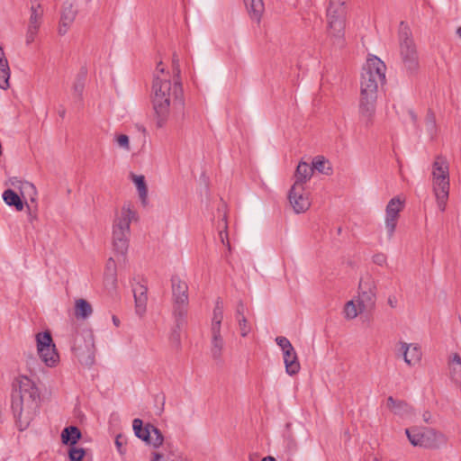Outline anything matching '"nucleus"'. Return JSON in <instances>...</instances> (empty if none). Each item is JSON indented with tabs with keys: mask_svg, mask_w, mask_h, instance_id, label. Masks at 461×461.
I'll list each match as a JSON object with an SVG mask.
<instances>
[{
	"mask_svg": "<svg viewBox=\"0 0 461 461\" xmlns=\"http://www.w3.org/2000/svg\"><path fill=\"white\" fill-rule=\"evenodd\" d=\"M388 409L395 415L403 419L411 420L414 416L413 409L403 401H396L392 396L387 399Z\"/></svg>",
	"mask_w": 461,
	"mask_h": 461,
	"instance_id": "obj_22",
	"label": "nucleus"
},
{
	"mask_svg": "<svg viewBox=\"0 0 461 461\" xmlns=\"http://www.w3.org/2000/svg\"><path fill=\"white\" fill-rule=\"evenodd\" d=\"M81 438V432L77 427L69 426L66 427L61 432V441L65 445L73 446Z\"/></svg>",
	"mask_w": 461,
	"mask_h": 461,
	"instance_id": "obj_31",
	"label": "nucleus"
},
{
	"mask_svg": "<svg viewBox=\"0 0 461 461\" xmlns=\"http://www.w3.org/2000/svg\"><path fill=\"white\" fill-rule=\"evenodd\" d=\"M150 461H167V460L161 453L154 451L150 455Z\"/></svg>",
	"mask_w": 461,
	"mask_h": 461,
	"instance_id": "obj_49",
	"label": "nucleus"
},
{
	"mask_svg": "<svg viewBox=\"0 0 461 461\" xmlns=\"http://www.w3.org/2000/svg\"><path fill=\"white\" fill-rule=\"evenodd\" d=\"M93 309L91 304L85 299L75 301V316L77 319L86 320L91 316Z\"/></svg>",
	"mask_w": 461,
	"mask_h": 461,
	"instance_id": "obj_32",
	"label": "nucleus"
},
{
	"mask_svg": "<svg viewBox=\"0 0 461 461\" xmlns=\"http://www.w3.org/2000/svg\"><path fill=\"white\" fill-rule=\"evenodd\" d=\"M387 303L391 308H395L397 306V299L395 296H389L387 300Z\"/></svg>",
	"mask_w": 461,
	"mask_h": 461,
	"instance_id": "obj_50",
	"label": "nucleus"
},
{
	"mask_svg": "<svg viewBox=\"0 0 461 461\" xmlns=\"http://www.w3.org/2000/svg\"><path fill=\"white\" fill-rule=\"evenodd\" d=\"M13 402H39V391L34 382L26 375H20L14 383Z\"/></svg>",
	"mask_w": 461,
	"mask_h": 461,
	"instance_id": "obj_13",
	"label": "nucleus"
},
{
	"mask_svg": "<svg viewBox=\"0 0 461 461\" xmlns=\"http://www.w3.org/2000/svg\"><path fill=\"white\" fill-rule=\"evenodd\" d=\"M10 68L4 50L0 47V88L9 87Z\"/></svg>",
	"mask_w": 461,
	"mask_h": 461,
	"instance_id": "obj_30",
	"label": "nucleus"
},
{
	"mask_svg": "<svg viewBox=\"0 0 461 461\" xmlns=\"http://www.w3.org/2000/svg\"><path fill=\"white\" fill-rule=\"evenodd\" d=\"M39 402H12V409L16 419V425L20 431H23L30 426L36 416Z\"/></svg>",
	"mask_w": 461,
	"mask_h": 461,
	"instance_id": "obj_14",
	"label": "nucleus"
},
{
	"mask_svg": "<svg viewBox=\"0 0 461 461\" xmlns=\"http://www.w3.org/2000/svg\"><path fill=\"white\" fill-rule=\"evenodd\" d=\"M312 164V167L313 168V170H317L321 174L330 176L332 173V167L330 161L322 156L315 157Z\"/></svg>",
	"mask_w": 461,
	"mask_h": 461,
	"instance_id": "obj_34",
	"label": "nucleus"
},
{
	"mask_svg": "<svg viewBox=\"0 0 461 461\" xmlns=\"http://www.w3.org/2000/svg\"><path fill=\"white\" fill-rule=\"evenodd\" d=\"M422 419L425 422L429 423L432 419V415L429 411H424L422 414Z\"/></svg>",
	"mask_w": 461,
	"mask_h": 461,
	"instance_id": "obj_51",
	"label": "nucleus"
},
{
	"mask_svg": "<svg viewBox=\"0 0 461 461\" xmlns=\"http://www.w3.org/2000/svg\"><path fill=\"white\" fill-rule=\"evenodd\" d=\"M448 376L450 380L461 385V357L457 353H452L447 360Z\"/></svg>",
	"mask_w": 461,
	"mask_h": 461,
	"instance_id": "obj_24",
	"label": "nucleus"
},
{
	"mask_svg": "<svg viewBox=\"0 0 461 461\" xmlns=\"http://www.w3.org/2000/svg\"><path fill=\"white\" fill-rule=\"evenodd\" d=\"M285 372L289 375H294L299 373L301 366L298 360L295 349H292L283 354Z\"/></svg>",
	"mask_w": 461,
	"mask_h": 461,
	"instance_id": "obj_26",
	"label": "nucleus"
},
{
	"mask_svg": "<svg viewBox=\"0 0 461 461\" xmlns=\"http://www.w3.org/2000/svg\"><path fill=\"white\" fill-rule=\"evenodd\" d=\"M426 129L431 138H433L436 135L437 125L436 119L433 113H429L426 116Z\"/></svg>",
	"mask_w": 461,
	"mask_h": 461,
	"instance_id": "obj_39",
	"label": "nucleus"
},
{
	"mask_svg": "<svg viewBox=\"0 0 461 461\" xmlns=\"http://www.w3.org/2000/svg\"><path fill=\"white\" fill-rule=\"evenodd\" d=\"M377 95L360 94L359 113L366 123H370L375 113Z\"/></svg>",
	"mask_w": 461,
	"mask_h": 461,
	"instance_id": "obj_19",
	"label": "nucleus"
},
{
	"mask_svg": "<svg viewBox=\"0 0 461 461\" xmlns=\"http://www.w3.org/2000/svg\"><path fill=\"white\" fill-rule=\"evenodd\" d=\"M164 442V437L160 430L155 426L151 429L150 438L146 441L148 445L152 446L154 448H158L162 446Z\"/></svg>",
	"mask_w": 461,
	"mask_h": 461,
	"instance_id": "obj_37",
	"label": "nucleus"
},
{
	"mask_svg": "<svg viewBox=\"0 0 461 461\" xmlns=\"http://www.w3.org/2000/svg\"><path fill=\"white\" fill-rule=\"evenodd\" d=\"M184 461H190V460H188V459H185Z\"/></svg>",
	"mask_w": 461,
	"mask_h": 461,
	"instance_id": "obj_56",
	"label": "nucleus"
},
{
	"mask_svg": "<svg viewBox=\"0 0 461 461\" xmlns=\"http://www.w3.org/2000/svg\"><path fill=\"white\" fill-rule=\"evenodd\" d=\"M456 33L459 36V38L461 39V26L459 28H457Z\"/></svg>",
	"mask_w": 461,
	"mask_h": 461,
	"instance_id": "obj_55",
	"label": "nucleus"
},
{
	"mask_svg": "<svg viewBox=\"0 0 461 461\" xmlns=\"http://www.w3.org/2000/svg\"><path fill=\"white\" fill-rule=\"evenodd\" d=\"M405 200L401 196H395L389 200L385 206L384 228L388 241L392 240L400 218V212L404 208Z\"/></svg>",
	"mask_w": 461,
	"mask_h": 461,
	"instance_id": "obj_11",
	"label": "nucleus"
},
{
	"mask_svg": "<svg viewBox=\"0 0 461 461\" xmlns=\"http://www.w3.org/2000/svg\"><path fill=\"white\" fill-rule=\"evenodd\" d=\"M221 227H222V230H221L220 232H219V237H220L221 242L223 245H226L228 247V249H230V242H229V240H228V233L226 231L227 223H226L224 219H223V222H222V226Z\"/></svg>",
	"mask_w": 461,
	"mask_h": 461,
	"instance_id": "obj_45",
	"label": "nucleus"
},
{
	"mask_svg": "<svg viewBox=\"0 0 461 461\" xmlns=\"http://www.w3.org/2000/svg\"><path fill=\"white\" fill-rule=\"evenodd\" d=\"M131 180L134 184L139 198L142 205L148 204V186L146 184L145 176L143 175H136L131 173L130 175Z\"/></svg>",
	"mask_w": 461,
	"mask_h": 461,
	"instance_id": "obj_27",
	"label": "nucleus"
},
{
	"mask_svg": "<svg viewBox=\"0 0 461 461\" xmlns=\"http://www.w3.org/2000/svg\"><path fill=\"white\" fill-rule=\"evenodd\" d=\"M246 306L242 302H240L236 309V320L245 316Z\"/></svg>",
	"mask_w": 461,
	"mask_h": 461,
	"instance_id": "obj_47",
	"label": "nucleus"
},
{
	"mask_svg": "<svg viewBox=\"0 0 461 461\" xmlns=\"http://www.w3.org/2000/svg\"><path fill=\"white\" fill-rule=\"evenodd\" d=\"M169 341L174 348L178 349L181 345V335L178 330H174L169 336Z\"/></svg>",
	"mask_w": 461,
	"mask_h": 461,
	"instance_id": "obj_43",
	"label": "nucleus"
},
{
	"mask_svg": "<svg viewBox=\"0 0 461 461\" xmlns=\"http://www.w3.org/2000/svg\"><path fill=\"white\" fill-rule=\"evenodd\" d=\"M77 8L71 2H65L62 6L60 20L58 28V33L61 36L65 35L77 16Z\"/></svg>",
	"mask_w": 461,
	"mask_h": 461,
	"instance_id": "obj_18",
	"label": "nucleus"
},
{
	"mask_svg": "<svg viewBox=\"0 0 461 461\" xmlns=\"http://www.w3.org/2000/svg\"><path fill=\"white\" fill-rule=\"evenodd\" d=\"M261 461H276L275 457L268 456L264 457Z\"/></svg>",
	"mask_w": 461,
	"mask_h": 461,
	"instance_id": "obj_53",
	"label": "nucleus"
},
{
	"mask_svg": "<svg viewBox=\"0 0 461 461\" xmlns=\"http://www.w3.org/2000/svg\"><path fill=\"white\" fill-rule=\"evenodd\" d=\"M112 321H113V323L116 326V327H119L120 325V320L116 317V316H113L112 317Z\"/></svg>",
	"mask_w": 461,
	"mask_h": 461,
	"instance_id": "obj_52",
	"label": "nucleus"
},
{
	"mask_svg": "<svg viewBox=\"0 0 461 461\" xmlns=\"http://www.w3.org/2000/svg\"><path fill=\"white\" fill-rule=\"evenodd\" d=\"M171 287L174 302L179 307L187 305L188 303V286L187 284L179 276H173L171 278Z\"/></svg>",
	"mask_w": 461,
	"mask_h": 461,
	"instance_id": "obj_21",
	"label": "nucleus"
},
{
	"mask_svg": "<svg viewBox=\"0 0 461 461\" xmlns=\"http://www.w3.org/2000/svg\"><path fill=\"white\" fill-rule=\"evenodd\" d=\"M355 297L362 307H366L368 310L375 307L377 297V285L375 279L370 274H366L360 277Z\"/></svg>",
	"mask_w": 461,
	"mask_h": 461,
	"instance_id": "obj_12",
	"label": "nucleus"
},
{
	"mask_svg": "<svg viewBox=\"0 0 461 461\" xmlns=\"http://www.w3.org/2000/svg\"><path fill=\"white\" fill-rule=\"evenodd\" d=\"M367 310L368 309L366 307H362V305L359 304V302L357 301V298L354 297L353 299L347 302L344 306V309H343L344 318L348 321L354 320L359 314H361L362 312H364Z\"/></svg>",
	"mask_w": 461,
	"mask_h": 461,
	"instance_id": "obj_28",
	"label": "nucleus"
},
{
	"mask_svg": "<svg viewBox=\"0 0 461 461\" xmlns=\"http://www.w3.org/2000/svg\"><path fill=\"white\" fill-rule=\"evenodd\" d=\"M276 342L282 349L283 354L294 348L291 342L285 337H276Z\"/></svg>",
	"mask_w": 461,
	"mask_h": 461,
	"instance_id": "obj_41",
	"label": "nucleus"
},
{
	"mask_svg": "<svg viewBox=\"0 0 461 461\" xmlns=\"http://www.w3.org/2000/svg\"><path fill=\"white\" fill-rule=\"evenodd\" d=\"M237 322H238L240 336L243 338L247 337L249 334V332L251 331V326L249 323L247 318L246 317L239 318V319H237Z\"/></svg>",
	"mask_w": 461,
	"mask_h": 461,
	"instance_id": "obj_38",
	"label": "nucleus"
},
{
	"mask_svg": "<svg viewBox=\"0 0 461 461\" xmlns=\"http://www.w3.org/2000/svg\"><path fill=\"white\" fill-rule=\"evenodd\" d=\"M153 425L148 424L143 427V422L140 419H134L132 421V429L136 437L146 442L150 438V432Z\"/></svg>",
	"mask_w": 461,
	"mask_h": 461,
	"instance_id": "obj_33",
	"label": "nucleus"
},
{
	"mask_svg": "<svg viewBox=\"0 0 461 461\" xmlns=\"http://www.w3.org/2000/svg\"><path fill=\"white\" fill-rule=\"evenodd\" d=\"M115 141H116L118 147L123 149L126 151L130 150V149H131V147H130V140H129V137L127 135L120 134V135L116 136Z\"/></svg>",
	"mask_w": 461,
	"mask_h": 461,
	"instance_id": "obj_42",
	"label": "nucleus"
},
{
	"mask_svg": "<svg viewBox=\"0 0 461 461\" xmlns=\"http://www.w3.org/2000/svg\"><path fill=\"white\" fill-rule=\"evenodd\" d=\"M152 106L155 124L164 128L169 119L172 108H184L185 99L181 83L177 78L171 80V74L159 61L153 73Z\"/></svg>",
	"mask_w": 461,
	"mask_h": 461,
	"instance_id": "obj_1",
	"label": "nucleus"
},
{
	"mask_svg": "<svg viewBox=\"0 0 461 461\" xmlns=\"http://www.w3.org/2000/svg\"><path fill=\"white\" fill-rule=\"evenodd\" d=\"M313 174V168L306 162L301 161L294 173V183L293 185H298L305 186V184L311 179Z\"/></svg>",
	"mask_w": 461,
	"mask_h": 461,
	"instance_id": "obj_25",
	"label": "nucleus"
},
{
	"mask_svg": "<svg viewBox=\"0 0 461 461\" xmlns=\"http://www.w3.org/2000/svg\"><path fill=\"white\" fill-rule=\"evenodd\" d=\"M405 434L414 447L435 448L447 443V437L443 433L430 428L412 427L406 429Z\"/></svg>",
	"mask_w": 461,
	"mask_h": 461,
	"instance_id": "obj_7",
	"label": "nucleus"
},
{
	"mask_svg": "<svg viewBox=\"0 0 461 461\" xmlns=\"http://www.w3.org/2000/svg\"><path fill=\"white\" fill-rule=\"evenodd\" d=\"M123 437L122 435H118L115 438V445H116V447H117V450L119 451L120 454H124V449L122 448V444H123Z\"/></svg>",
	"mask_w": 461,
	"mask_h": 461,
	"instance_id": "obj_48",
	"label": "nucleus"
},
{
	"mask_svg": "<svg viewBox=\"0 0 461 461\" xmlns=\"http://www.w3.org/2000/svg\"><path fill=\"white\" fill-rule=\"evenodd\" d=\"M385 64L376 56H370L363 68L360 94L377 95L379 84L385 80Z\"/></svg>",
	"mask_w": 461,
	"mask_h": 461,
	"instance_id": "obj_4",
	"label": "nucleus"
},
{
	"mask_svg": "<svg viewBox=\"0 0 461 461\" xmlns=\"http://www.w3.org/2000/svg\"><path fill=\"white\" fill-rule=\"evenodd\" d=\"M86 451L82 447H71L68 451L70 461H84Z\"/></svg>",
	"mask_w": 461,
	"mask_h": 461,
	"instance_id": "obj_40",
	"label": "nucleus"
},
{
	"mask_svg": "<svg viewBox=\"0 0 461 461\" xmlns=\"http://www.w3.org/2000/svg\"><path fill=\"white\" fill-rule=\"evenodd\" d=\"M133 295L135 300V312L139 316H143L147 310V288L142 285H136L133 287Z\"/></svg>",
	"mask_w": 461,
	"mask_h": 461,
	"instance_id": "obj_23",
	"label": "nucleus"
},
{
	"mask_svg": "<svg viewBox=\"0 0 461 461\" xmlns=\"http://www.w3.org/2000/svg\"><path fill=\"white\" fill-rule=\"evenodd\" d=\"M104 284L108 288H114L117 284L116 263L112 258H110L105 264Z\"/></svg>",
	"mask_w": 461,
	"mask_h": 461,
	"instance_id": "obj_29",
	"label": "nucleus"
},
{
	"mask_svg": "<svg viewBox=\"0 0 461 461\" xmlns=\"http://www.w3.org/2000/svg\"><path fill=\"white\" fill-rule=\"evenodd\" d=\"M399 50L405 68L414 70L418 67V54L410 27L403 22L399 26Z\"/></svg>",
	"mask_w": 461,
	"mask_h": 461,
	"instance_id": "obj_8",
	"label": "nucleus"
},
{
	"mask_svg": "<svg viewBox=\"0 0 461 461\" xmlns=\"http://www.w3.org/2000/svg\"><path fill=\"white\" fill-rule=\"evenodd\" d=\"M288 202L296 214L307 212L311 207L310 194L305 186L293 185L287 194Z\"/></svg>",
	"mask_w": 461,
	"mask_h": 461,
	"instance_id": "obj_15",
	"label": "nucleus"
},
{
	"mask_svg": "<svg viewBox=\"0 0 461 461\" xmlns=\"http://www.w3.org/2000/svg\"><path fill=\"white\" fill-rule=\"evenodd\" d=\"M372 262L379 267H385L387 265V256L382 252L376 253L372 257Z\"/></svg>",
	"mask_w": 461,
	"mask_h": 461,
	"instance_id": "obj_44",
	"label": "nucleus"
},
{
	"mask_svg": "<svg viewBox=\"0 0 461 461\" xmlns=\"http://www.w3.org/2000/svg\"><path fill=\"white\" fill-rule=\"evenodd\" d=\"M43 6L37 1L32 2L25 35L26 44H31L35 41L43 21Z\"/></svg>",
	"mask_w": 461,
	"mask_h": 461,
	"instance_id": "obj_17",
	"label": "nucleus"
},
{
	"mask_svg": "<svg viewBox=\"0 0 461 461\" xmlns=\"http://www.w3.org/2000/svg\"><path fill=\"white\" fill-rule=\"evenodd\" d=\"M432 190L438 209L446 210L449 194V167L446 158L438 156L432 164Z\"/></svg>",
	"mask_w": 461,
	"mask_h": 461,
	"instance_id": "obj_3",
	"label": "nucleus"
},
{
	"mask_svg": "<svg viewBox=\"0 0 461 461\" xmlns=\"http://www.w3.org/2000/svg\"><path fill=\"white\" fill-rule=\"evenodd\" d=\"M244 3L251 15L255 20H258L263 9L264 5L262 0H244Z\"/></svg>",
	"mask_w": 461,
	"mask_h": 461,
	"instance_id": "obj_35",
	"label": "nucleus"
},
{
	"mask_svg": "<svg viewBox=\"0 0 461 461\" xmlns=\"http://www.w3.org/2000/svg\"><path fill=\"white\" fill-rule=\"evenodd\" d=\"M8 185L17 192L13 189H6L2 194L3 200L7 205L14 206L18 212L24 208L23 200H30L32 203L36 201L37 190L32 183L18 177H11Z\"/></svg>",
	"mask_w": 461,
	"mask_h": 461,
	"instance_id": "obj_5",
	"label": "nucleus"
},
{
	"mask_svg": "<svg viewBox=\"0 0 461 461\" xmlns=\"http://www.w3.org/2000/svg\"><path fill=\"white\" fill-rule=\"evenodd\" d=\"M37 353L42 363L48 367H55L59 363V354L50 331L38 332L35 335Z\"/></svg>",
	"mask_w": 461,
	"mask_h": 461,
	"instance_id": "obj_10",
	"label": "nucleus"
},
{
	"mask_svg": "<svg viewBox=\"0 0 461 461\" xmlns=\"http://www.w3.org/2000/svg\"><path fill=\"white\" fill-rule=\"evenodd\" d=\"M85 78L84 77H78L72 85V97L76 102H81L83 100Z\"/></svg>",
	"mask_w": 461,
	"mask_h": 461,
	"instance_id": "obj_36",
	"label": "nucleus"
},
{
	"mask_svg": "<svg viewBox=\"0 0 461 461\" xmlns=\"http://www.w3.org/2000/svg\"><path fill=\"white\" fill-rule=\"evenodd\" d=\"M172 67H173V72L175 74V78H177L179 80L178 77L180 75V65H179V59L176 54L173 55Z\"/></svg>",
	"mask_w": 461,
	"mask_h": 461,
	"instance_id": "obj_46",
	"label": "nucleus"
},
{
	"mask_svg": "<svg viewBox=\"0 0 461 461\" xmlns=\"http://www.w3.org/2000/svg\"><path fill=\"white\" fill-rule=\"evenodd\" d=\"M86 351H83L80 347L75 346L74 349L80 362L86 366H92L95 363V346L94 334L88 331L86 335Z\"/></svg>",
	"mask_w": 461,
	"mask_h": 461,
	"instance_id": "obj_20",
	"label": "nucleus"
},
{
	"mask_svg": "<svg viewBox=\"0 0 461 461\" xmlns=\"http://www.w3.org/2000/svg\"><path fill=\"white\" fill-rule=\"evenodd\" d=\"M138 212L130 203H124L114 212L112 230V242L113 250L125 256L129 249L131 235V223L138 221Z\"/></svg>",
	"mask_w": 461,
	"mask_h": 461,
	"instance_id": "obj_2",
	"label": "nucleus"
},
{
	"mask_svg": "<svg viewBox=\"0 0 461 461\" xmlns=\"http://www.w3.org/2000/svg\"><path fill=\"white\" fill-rule=\"evenodd\" d=\"M346 0H330L327 10L329 33L334 39V43L341 46L345 29Z\"/></svg>",
	"mask_w": 461,
	"mask_h": 461,
	"instance_id": "obj_6",
	"label": "nucleus"
},
{
	"mask_svg": "<svg viewBox=\"0 0 461 461\" xmlns=\"http://www.w3.org/2000/svg\"><path fill=\"white\" fill-rule=\"evenodd\" d=\"M34 219H36V215L35 214H32L31 212L29 213V221H32Z\"/></svg>",
	"mask_w": 461,
	"mask_h": 461,
	"instance_id": "obj_54",
	"label": "nucleus"
},
{
	"mask_svg": "<svg viewBox=\"0 0 461 461\" xmlns=\"http://www.w3.org/2000/svg\"><path fill=\"white\" fill-rule=\"evenodd\" d=\"M223 310V303L221 300H217L213 308L210 327L211 353L213 358L221 357L224 348V339L221 336Z\"/></svg>",
	"mask_w": 461,
	"mask_h": 461,
	"instance_id": "obj_9",
	"label": "nucleus"
},
{
	"mask_svg": "<svg viewBox=\"0 0 461 461\" xmlns=\"http://www.w3.org/2000/svg\"><path fill=\"white\" fill-rule=\"evenodd\" d=\"M422 356L421 347L418 343H407L405 341L397 343L396 357H402L408 366L412 367L420 365Z\"/></svg>",
	"mask_w": 461,
	"mask_h": 461,
	"instance_id": "obj_16",
	"label": "nucleus"
}]
</instances>
